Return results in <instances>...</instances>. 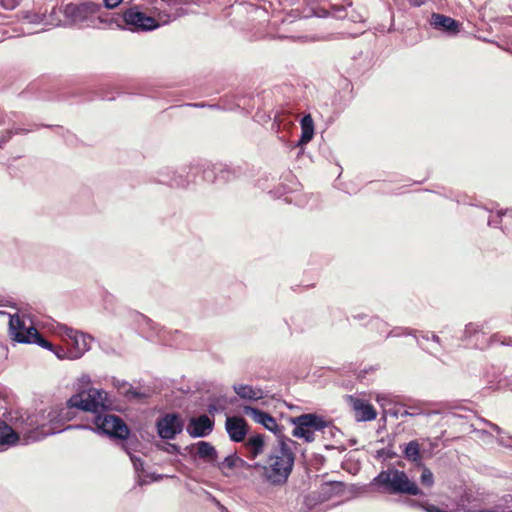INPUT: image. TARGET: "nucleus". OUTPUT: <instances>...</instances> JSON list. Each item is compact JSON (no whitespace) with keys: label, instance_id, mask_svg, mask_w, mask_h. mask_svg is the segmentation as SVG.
Returning a JSON list of instances; mask_svg holds the SVG:
<instances>
[{"label":"nucleus","instance_id":"f257e3e1","mask_svg":"<svg viewBox=\"0 0 512 512\" xmlns=\"http://www.w3.org/2000/svg\"><path fill=\"white\" fill-rule=\"evenodd\" d=\"M295 444L289 438L278 439L263 463H256L254 468L259 472L264 482L272 486H282L287 483L295 464L296 455L291 447Z\"/></svg>","mask_w":512,"mask_h":512},{"label":"nucleus","instance_id":"f03ea898","mask_svg":"<svg viewBox=\"0 0 512 512\" xmlns=\"http://www.w3.org/2000/svg\"><path fill=\"white\" fill-rule=\"evenodd\" d=\"M57 413L50 411L47 416L44 414L30 415L22 410H13L8 413L7 420L13 430L22 436V443L29 444L42 440L46 436L63 431L56 421ZM75 426L68 425L64 430L72 429Z\"/></svg>","mask_w":512,"mask_h":512},{"label":"nucleus","instance_id":"7ed1b4c3","mask_svg":"<svg viewBox=\"0 0 512 512\" xmlns=\"http://www.w3.org/2000/svg\"><path fill=\"white\" fill-rule=\"evenodd\" d=\"M9 333L11 338L18 343L37 344L44 349H52V343L39 334L31 318L26 314L10 315Z\"/></svg>","mask_w":512,"mask_h":512},{"label":"nucleus","instance_id":"20e7f679","mask_svg":"<svg viewBox=\"0 0 512 512\" xmlns=\"http://www.w3.org/2000/svg\"><path fill=\"white\" fill-rule=\"evenodd\" d=\"M371 485L382 488L384 492L390 494L418 495L420 492L417 485L408 478L404 471L395 468L381 471L372 480Z\"/></svg>","mask_w":512,"mask_h":512},{"label":"nucleus","instance_id":"39448f33","mask_svg":"<svg viewBox=\"0 0 512 512\" xmlns=\"http://www.w3.org/2000/svg\"><path fill=\"white\" fill-rule=\"evenodd\" d=\"M53 332L61 337L70 350V360L81 358L90 350L92 338L80 331L74 330L64 324L57 323Z\"/></svg>","mask_w":512,"mask_h":512},{"label":"nucleus","instance_id":"423d86ee","mask_svg":"<svg viewBox=\"0 0 512 512\" xmlns=\"http://www.w3.org/2000/svg\"><path fill=\"white\" fill-rule=\"evenodd\" d=\"M101 7L92 2L81 4H67L64 13L73 23L84 27H98L102 23L101 17L98 15Z\"/></svg>","mask_w":512,"mask_h":512},{"label":"nucleus","instance_id":"0eeeda50","mask_svg":"<svg viewBox=\"0 0 512 512\" xmlns=\"http://www.w3.org/2000/svg\"><path fill=\"white\" fill-rule=\"evenodd\" d=\"M70 408H78L83 411L92 412L93 415L100 414L107 408L106 393L103 390L90 388L73 395L67 402Z\"/></svg>","mask_w":512,"mask_h":512},{"label":"nucleus","instance_id":"6e6552de","mask_svg":"<svg viewBox=\"0 0 512 512\" xmlns=\"http://www.w3.org/2000/svg\"><path fill=\"white\" fill-rule=\"evenodd\" d=\"M292 423L295 425L292 435L308 443L315 440V432L329 427V423L323 417L311 413L293 418Z\"/></svg>","mask_w":512,"mask_h":512},{"label":"nucleus","instance_id":"1a4fd4ad","mask_svg":"<svg viewBox=\"0 0 512 512\" xmlns=\"http://www.w3.org/2000/svg\"><path fill=\"white\" fill-rule=\"evenodd\" d=\"M92 421L95 425L93 431L121 440L129 436L130 430L119 416L100 413L93 415Z\"/></svg>","mask_w":512,"mask_h":512},{"label":"nucleus","instance_id":"9d476101","mask_svg":"<svg viewBox=\"0 0 512 512\" xmlns=\"http://www.w3.org/2000/svg\"><path fill=\"white\" fill-rule=\"evenodd\" d=\"M157 435L163 440H173L184 429V421L177 413L161 415L155 423Z\"/></svg>","mask_w":512,"mask_h":512},{"label":"nucleus","instance_id":"9b49d317","mask_svg":"<svg viewBox=\"0 0 512 512\" xmlns=\"http://www.w3.org/2000/svg\"><path fill=\"white\" fill-rule=\"evenodd\" d=\"M243 413L251 417L256 423L273 432L279 439L283 436V427H280L274 417L268 413L251 406H244Z\"/></svg>","mask_w":512,"mask_h":512},{"label":"nucleus","instance_id":"f8f14e48","mask_svg":"<svg viewBox=\"0 0 512 512\" xmlns=\"http://www.w3.org/2000/svg\"><path fill=\"white\" fill-rule=\"evenodd\" d=\"M124 21L133 30H152L158 27L157 21L137 9L131 8L124 13Z\"/></svg>","mask_w":512,"mask_h":512},{"label":"nucleus","instance_id":"ddd939ff","mask_svg":"<svg viewBox=\"0 0 512 512\" xmlns=\"http://www.w3.org/2000/svg\"><path fill=\"white\" fill-rule=\"evenodd\" d=\"M225 430L233 442H243L248 434V424L246 420L239 416H227L225 420Z\"/></svg>","mask_w":512,"mask_h":512},{"label":"nucleus","instance_id":"4468645a","mask_svg":"<svg viewBox=\"0 0 512 512\" xmlns=\"http://www.w3.org/2000/svg\"><path fill=\"white\" fill-rule=\"evenodd\" d=\"M347 401L350 404L354 412V417L358 422L372 421L376 418L377 413L374 407L366 400L350 395L347 396Z\"/></svg>","mask_w":512,"mask_h":512},{"label":"nucleus","instance_id":"2eb2a0df","mask_svg":"<svg viewBox=\"0 0 512 512\" xmlns=\"http://www.w3.org/2000/svg\"><path fill=\"white\" fill-rule=\"evenodd\" d=\"M214 423L207 415L191 418L186 431L194 438L208 436L213 430Z\"/></svg>","mask_w":512,"mask_h":512},{"label":"nucleus","instance_id":"dca6fc26","mask_svg":"<svg viewBox=\"0 0 512 512\" xmlns=\"http://www.w3.org/2000/svg\"><path fill=\"white\" fill-rule=\"evenodd\" d=\"M344 492V484L342 482H325L317 491V500L320 502L328 501L333 497L339 496Z\"/></svg>","mask_w":512,"mask_h":512},{"label":"nucleus","instance_id":"f3484780","mask_svg":"<svg viewBox=\"0 0 512 512\" xmlns=\"http://www.w3.org/2000/svg\"><path fill=\"white\" fill-rule=\"evenodd\" d=\"M233 390L243 400L257 401L264 396L262 389L246 384H234Z\"/></svg>","mask_w":512,"mask_h":512},{"label":"nucleus","instance_id":"a211bd4d","mask_svg":"<svg viewBox=\"0 0 512 512\" xmlns=\"http://www.w3.org/2000/svg\"><path fill=\"white\" fill-rule=\"evenodd\" d=\"M192 447L196 448V455L207 462L215 463L217 459V451L215 447L206 441H199L192 445Z\"/></svg>","mask_w":512,"mask_h":512},{"label":"nucleus","instance_id":"6ab92c4d","mask_svg":"<svg viewBox=\"0 0 512 512\" xmlns=\"http://www.w3.org/2000/svg\"><path fill=\"white\" fill-rule=\"evenodd\" d=\"M245 448L250 454V457L255 459L262 454L265 449V437L262 434L250 436L244 443Z\"/></svg>","mask_w":512,"mask_h":512},{"label":"nucleus","instance_id":"aec40b11","mask_svg":"<svg viewBox=\"0 0 512 512\" xmlns=\"http://www.w3.org/2000/svg\"><path fill=\"white\" fill-rule=\"evenodd\" d=\"M432 24L435 28L451 33H456L459 29V23L456 20L442 14H433Z\"/></svg>","mask_w":512,"mask_h":512},{"label":"nucleus","instance_id":"412c9836","mask_svg":"<svg viewBox=\"0 0 512 512\" xmlns=\"http://www.w3.org/2000/svg\"><path fill=\"white\" fill-rule=\"evenodd\" d=\"M301 137L298 145H306L309 143L314 136V121L310 114L305 115L301 119Z\"/></svg>","mask_w":512,"mask_h":512},{"label":"nucleus","instance_id":"4be33fe9","mask_svg":"<svg viewBox=\"0 0 512 512\" xmlns=\"http://www.w3.org/2000/svg\"><path fill=\"white\" fill-rule=\"evenodd\" d=\"M20 441L19 435L6 422H0V445H15Z\"/></svg>","mask_w":512,"mask_h":512},{"label":"nucleus","instance_id":"5701e85b","mask_svg":"<svg viewBox=\"0 0 512 512\" xmlns=\"http://www.w3.org/2000/svg\"><path fill=\"white\" fill-rule=\"evenodd\" d=\"M406 459L412 462H420V445L416 440L410 441L404 450Z\"/></svg>","mask_w":512,"mask_h":512},{"label":"nucleus","instance_id":"b1692460","mask_svg":"<svg viewBox=\"0 0 512 512\" xmlns=\"http://www.w3.org/2000/svg\"><path fill=\"white\" fill-rule=\"evenodd\" d=\"M376 401L387 413H390L393 416H397V411H391L390 409H387V406L394 402V397L389 394H381L376 397Z\"/></svg>","mask_w":512,"mask_h":512},{"label":"nucleus","instance_id":"393cba45","mask_svg":"<svg viewBox=\"0 0 512 512\" xmlns=\"http://www.w3.org/2000/svg\"><path fill=\"white\" fill-rule=\"evenodd\" d=\"M50 351H52L56 357L60 360H64V359H69L70 360V350L69 348H64V347H61V346H54L52 344V349H49Z\"/></svg>","mask_w":512,"mask_h":512},{"label":"nucleus","instance_id":"a878e982","mask_svg":"<svg viewBox=\"0 0 512 512\" xmlns=\"http://www.w3.org/2000/svg\"><path fill=\"white\" fill-rule=\"evenodd\" d=\"M239 458L236 455H229L219 464L220 469H233L236 466V462Z\"/></svg>","mask_w":512,"mask_h":512},{"label":"nucleus","instance_id":"bb28decb","mask_svg":"<svg viewBox=\"0 0 512 512\" xmlns=\"http://www.w3.org/2000/svg\"><path fill=\"white\" fill-rule=\"evenodd\" d=\"M422 414H425V411L421 408L420 405H415V406H410V407H408V409L404 410L401 413V416L402 417H404V416H417V415H422Z\"/></svg>","mask_w":512,"mask_h":512},{"label":"nucleus","instance_id":"cd10ccee","mask_svg":"<svg viewBox=\"0 0 512 512\" xmlns=\"http://www.w3.org/2000/svg\"><path fill=\"white\" fill-rule=\"evenodd\" d=\"M433 482V473L429 469L424 468L421 474V483L425 486L430 487L432 486Z\"/></svg>","mask_w":512,"mask_h":512},{"label":"nucleus","instance_id":"c85d7f7f","mask_svg":"<svg viewBox=\"0 0 512 512\" xmlns=\"http://www.w3.org/2000/svg\"><path fill=\"white\" fill-rule=\"evenodd\" d=\"M30 131H32V129L16 128L14 131L7 130L2 134L0 143L8 141L11 138L12 134L27 133Z\"/></svg>","mask_w":512,"mask_h":512},{"label":"nucleus","instance_id":"c756f323","mask_svg":"<svg viewBox=\"0 0 512 512\" xmlns=\"http://www.w3.org/2000/svg\"><path fill=\"white\" fill-rule=\"evenodd\" d=\"M157 447L160 450H162L168 454H179L180 453V448L176 444L165 443V444L157 445Z\"/></svg>","mask_w":512,"mask_h":512},{"label":"nucleus","instance_id":"7c9ffc66","mask_svg":"<svg viewBox=\"0 0 512 512\" xmlns=\"http://www.w3.org/2000/svg\"><path fill=\"white\" fill-rule=\"evenodd\" d=\"M122 447H123V449H125V451L130 456V460H131L135 470L136 471L143 470V461L140 458L136 457L135 455H132L129 451H127V448L124 444L122 445Z\"/></svg>","mask_w":512,"mask_h":512},{"label":"nucleus","instance_id":"2f4dec72","mask_svg":"<svg viewBox=\"0 0 512 512\" xmlns=\"http://www.w3.org/2000/svg\"><path fill=\"white\" fill-rule=\"evenodd\" d=\"M478 334V327L472 323L466 325L464 330V337L466 339L471 338L473 335Z\"/></svg>","mask_w":512,"mask_h":512},{"label":"nucleus","instance_id":"473e14b6","mask_svg":"<svg viewBox=\"0 0 512 512\" xmlns=\"http://www.w3.org/2000/svg\"><path fill=\"white\" fill-rule=\"evenodd\" d=\"M123 0H103L104 5L108 9H114L122 3Z\"/></svg>","mask_w":512,"mask_h":512},{"label":"nucleus","instance_id":"72a5a7b5","mask_svg":"<svg viewBox=\"0 0 512 512\" xmlns=\"http://www.w3.org/2000/svg\"><path fill=\"white\" fill-rule=\"evenodd\" d=\"M426 0H409L410 5L414 7H420L425 4Z\"/></svg>","mask_w":512,"mask_h":512},{"label":"nucleus","instance_id":"f704fd0d","mask_svg":"<svg viewBox=\"0 0 512 512\" xmlns=\"http://www.w3.org/2000/svg\"><path fill=\"white\" fill-rule=\"evenodd\" d=\"M3 6L5 8H13L15 6L14 0H3Z\"/></svg>","mask_w":512,"mask_h":512},{"label":"nucleus","instance_id":"c9c22d12","mask_svg":"<svg viewBox=\"0 0 512 512\" xmlns=\"http://www.w3.org/2000/svg\"><path fill=\"white\" fill-rule=\"evenodd\" d=\"M494 431H496L498 434L502 433V429L494 424V423H491V422H486Z\"/></svg>","mask_w":512,"mask_h":512},{"label":"nucleus","instance_id":"e433bc0d","mask_svg":"<svg viewBox=\"0 0 512 512\" xmlns=\"http://www.w3.org/2000/svg\"><path fill=\"white\" fill-rule=\"evenodd\" d=\"M80 381L83 383V384H89L90 383V377L88 375H83L81 378H80Z\"/></svg>","mask_w":512,"mask_h":512},{"label":"nucleus","instance_id":"4c0bfd02","mask_svg":"<svg viewBox=\"0 0 512 512\" xmlns=\"http://www.w3.org/2000/svg\"><path fill=\"white\" fill-rule=\"evenodd\" d=\"M432 340H433L434 342H436L437 344H439V342H440L439 337H438L437 335H435V334H433V335H432Z\"/></svg>","mask_w":512,"mask_h":512},{"label":"nucleus","instance_id":"58836bf2","mask_svg":"<svg viewBox=\"0 0 512 512\" xmlns=\"http://www.w3.org/2000/svg\"><path fill=\"white\" fill-rule=\"evenodd\" d=\"M390 335H391V336H400V335H401V333H398V332H396V331H391V332H390Z\"/></svg>","mask_w":512,"mask_h":512},{"label":"nucleus","instance_id":"ea45409f","mask_svg":"<svg viewBox=\"0 0 512 512\" xmlns=\"http://www.w3.org/2000/svg\"><path fill=\"white\" fill-rule=\"evenodd\" d=\"M220 509H221V511H222V512H229V511H228L224 506H222V505L220 506Z\"/></svg>","mask_w":512,"mask_h":512},{"label":"nucleus","instance_id":"a19ab883","mask_svg":"<svg viewBox=\"0 0 512 512\" xmlns=\"http://www.w3.org/2000/svg\"><path fill=\"white\" fill-rule=\"evenodd\" d=\"M398 331L405 332V329L398 328Z\"/></svg>","mask_w":512,"mask_h":512},{"label":"nucleus","instance_id":"79ce46f5","mask_svg":"<svg viewBox=\"0 0 512 512\" xmlns=\"http://www.w3.org/2000/svg\"><path fill=\"white\" fill-rule=\"evenodd\" d=\"M398 331L405 332V329L398 328Z\"/></svg>","mask_w":512,"mask_h":512},{"label":"nucleus","instance_id":"37998d69","mask_svg":"<svg viewBox=\"0 0 512 512\" xmlns=\"http://www.w3.org/2000/svg\"><path fill=\"white\" fill-rule=\"evenodd\" d=\"M398 331L405 332V329L398 328Z\"/></svg>","mask_w":512,"mask_h":512},{"label":"nucleus","instance_id":"c03bdc74","mask_svg":"<svg viewBox=\"0 0 512 512\" xmlns=\"http://www.w3.org/2000/svg\"><path fill=\"white\" fill-rule=\"evenodd\" d=\"M509 512H512V509Z\"/></svg>","mask_w":512,"mask_h":512}]
</instances>
